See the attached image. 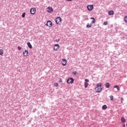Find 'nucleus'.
I'll list each match as a JSON object with an SVG mask.
<instances>
[{
	"mask_svg": "<svg viewBox=\"0 0 127 127\" xmlns=\"http://www.w3.org/2000/svg\"><path fill=\"white\" fill-rule=\"evenodd\" d=\"M62 21V18H61V17L59 16L56 18V23L57 24H59V22H61Z\"/></svg>",
	"mask_w": 127,
	"mask_h": 127,
	"instance_id": "7ed1b4c3",
	"label": "nucleus"
},
{
	"mask_svg": "<svg viewBox=\"0 0 127 127\" xmlns=\"http://www.w3.org/2000/svg\"><path fill=\"white\" fill-rule=\"evenodd\" d=\"M85 82H86L87 83H88V82H89V80L88 79H85Z\"/></svg>",
	"mask_w": 127,
	"mask_h": 127,
	"instance_id": "bb28decb",
	"label": "nucleus"
},
{
	"mask_svg": "<svg viewBox=\"0 0 127 127\" xmlns=\"http://www.w3.org/2000/svg\"><path fill=\"white\" fill-rule=\"evenodd\" d=\"M92 27V24H89V23H87L86 25V28H91Z\"/></svg>",
	"mask_w": 127,
	"mask_h": 127,
	"instance_id": "dca6fc26",
	"label": "nucleus"
},
{
	"mask_svg": "<svg viewBox=\"0 0 127 127\" xmlns=\"http://www.w3.org/2000/svg\"><path fill=\"white\" fill-rule=\"evenodd\" d=\"M123 127H126V124H123Z\"/></svg>",
	"mask_w": 127,
	"mask_h": 127,
	"instance_id": "473e14b6",
	"label": "nucleus"
},
{
	"mask_svg": "<svg viewBox=\"0 0 127 127\" xmlns=\"http://www.w3.org/2000/svg\"><path fill=\"white\" fill-rule=\"evenodd\" d=\"M28 47H29V48H30V49H32V45H31V44L30 43V42H28L27 43Z\"/></svg>",
	"mask_w": 127,
	"mask_h": 127,
	"instance_id": "ddd939ff",
	"label": "nucleus"
},
{
	"mask_svg": "<svg viewBox=\"0 0 127 127\" xmlns=\"http://www.w3.org/2000/svg\"><path fill=\"white\" fill-rule=\"evenodd\" d=\"M59 48H60V46L59 45V44H57L55 45L54 47V50H55L56 51H58V50H59Z\"/></svg>",
	"mask_w": 127,
	"mask_h": 127,
	"instance_id": "39448f33",
	"label": "nucleus"
},
{
	"mask_svg": "<svg viewBox=\"0 0 127 127\" xmlns=\"http://www.w3.org/2000/svg\"><path fill=\"white\" fill-rule=\"evenodd\" d=\"M54 86L55 87H58V86H59V84H58V83H55Z\"/></svg>",
	"mask_w": 127,
	"mask_h": 127,
	"instance_id": "b1692460",
	"label": "nucleus"
},
{
	"mask_svg": "<svg viewBox=\"0 0 127 127\" xmlns=\"http://www.w3.org/2000/svg\"><path fill=\"white\" fill-rule=\"evenodd\" d=\"M52 22H51V21L49 20L48 21L46 25H47V26H48L49 27H51L52 26Z\"/></svg>",
	"mask_w": 127,
	"mask_h": 127,
	"instance_id": "6e6552de",
	"label": "nucleus"
},
{
	"mask_svg": "<svg viewBox=\"0 0 127 127\" xmlns=\"http://www.w3.org/2000/svg\"><path fill=\"white\" fill-rule=\"evenodd\" d=\"M67 84H73L74 83V79L72 77H69L67 79Z\"/></svg>",
	"mask_w": 127,
	"mask_h": 127,
	"instance_id": "f03ea898",
	"label": "nucleus"
},
{
	"mask_svg": "<svg viewBox=\"0 0 127 127\" xmlns=\"http://www.w3.org/2000/svg\"><path fill=\"white\" fill-rule=\"evenodd\" d=\"M47 11L48 12H50V13L53 12V8H52V7H48L47 8Z\"/></svg>",
	"mask_w": 127,
	"mask_h": 127,
	"instance_id": "1a4fd4ad",
	"label": "nucleus"
},
{
	"mask_svg": "<svg viewBox=\"0 0 127 127\" xmlns=\"http://www.w3.org/2000/svg\"><path fill=\"white\" fill-rule=\"evenodd\" d=\"M87 8L88 10L91 11L94 8V5L91 4V5H88L87 6Z\"/></svg>",
	"mask_w": 127,
	"mask_h": 127,
	"instance_id": "423d86ee",
	"label": "nucleus"
},
{
	"mask_svg": "<svg viewBox=\"0 0 127 127\" xmlns=\"http://www.w3.org/2000/svg\"><path fill=\"white\" fill-rule=\"evenodd\" d=\"M124 21H125L126 23H127V16H125Z\"/></svg>",
	"mask_w": 127,
	"mask_h": 127,
	"instance_id": "412c9836",
	"label": "nucleus"
},
{
	"mask_svg": "<svg viewBox=\"0 0 127 127\" xmlns=\"http://www.w3.org/2000/svg\"><path fill=\"white\" fill-rule=\"evenodd\" d=\"M121 121L123 124H125V123H126V118H125V117H122Z\"/></svg>",
	"mask_w": 127,
	"mask_h": 127,
	"instance_id": "f8f14e48",
	"label": "nucleus"
},
{
	"mask_svg": "<svg viewBox=\"0 0 127 127\" xmlns=\"http://www.w3.org/2000/svg\"><path fill=\"white\" fill-rule=\"evenodd\" d=\"M62 64L63 66H66V64H67V60L65 59H63L62 62Z\"/></svg>",
	"mask_w": 127,
	"mask_h": 127,
	"instance_id": "0eeeda50",
	"label": "nucleus"
},
{
	"mask_svg": "<svg viewBox=\"0 0 127 127\" xmlns=\"http://www.w3.org/2000/svg\"><path fill=\"white\" fill-rule=\"evenodd\" d=\"M123 38H125V37H123Z\"/></svg>",
	"mask_w": 127,
	"mask_h": 127,
	"instance_id": "72a5a7b5",
	"label": "nucleus"
},
{
	"mask_svg": "<svg viewBox=\"0 0 127 127\" xmlns=\"http://www.w3.org/2000/svg\"><path fill=\"white\" fill-rule=\"evenodd\" d=\"M102 83H99L96 85V89H97V93H101L102 92Z\"/></svg>",
	"mask_w": 127,
	"mask_h": 127,
	"instance_id": "f257e3e1",
	"label": "nucleus"
},
{
	"mask_svg": "<svg viewBox=\"0 0 127 127\" xmlns=\"http://www.w3.org/2000/svg\"><path fill=\"white\" fill-rule=\"evenodd\" d=\"M30 12L31 14H35V12H36V8H31L30 10Z\"/></svg>",
	"mask_w": 127,
	"mask_h": 127,
	"instance_id": "20e7f679",
	"label": "nucleus"
},
{
	"mask_svg": "<svg viewBox=\"0 0 127 127\" xmlns=\"http://www.w3.org/2000/svg\"><path fill=\"white\" fill-rule=\"evenodd\" d=\"M114 88L117 89L118 91H120V87L118 85L114 86Z\"/></svg>",
	"mask_w": 127,
	"mask_h": 127,
	"instance_id": "6ab92c4d",
	"label": "nucleus"
},
{
	"mask_svg": "<svg viewBox=\"0 0 127 127\" xmlns=\"http://www.w3.org/2000/svg\"><path fill=\"white\" fill-rule=\"evenodd\" d=\"M59 82H60L61 83H62V82H63V81H62V79L60 78Z\"/></svg>",
	"mask_w": 127,
	"mask_h": 127,
	"instance_id": "7c9ffc66",
	"label": "nucleus"
},
{
	"mask_svg": "<svg viewBox=\"0 0 127 127\" xmlns=\"http://www.w3.org/2000/svg\"><path fill=\"white\" fill-rule=\"evenodd\" d=\"M110 100L111 101H114V96L113 95L110 96Z\"/></svg>",
	"mask_w": 127,
	"mask_h": 127,
	"instance_id": "4be33fe9",
	"label": "nucleus"
},
{
	"mask_svg": "<svg viewBox=\"0 0 127 127\" xmlns=\"http://www.w3.org/2000/svg\"><path fill=\"white\" fill-rule=\"evenodd\" d=\"M105 87L107 89H109V88H110V83H109V82L106 83L105 84Z\"/></svg>",
	"mask_w": 127,
	"mask_h": 127,
	"instance_id": "2eb2a0df",
	"label": "nucleus"
},
{
	"mask_svg": "<svg viewBox=\"0 0 127 127\" xmlns=\"http://www.w3.org/2000/svg\"><path fill=\"white\" fill-rule=\"evenodd\" d=\"M121 103H123V101H124V98L122 97L121 98Z\"/></svg>",
	"mask_w": 127,
	"mask_h": 127,
	"instance_id": "c756f323",
	"label": "nucleus"
},
{
	"mask_svg": "<svg viewBox=\"0 0 127 127\" xmlns=\"http://www.w3.org/2000/svg\"><path fill=\"white\" fill-rule=\"evenodd\" d=\"M88 86H89V83L87 82H84V88H88Z\"/></svg>",
	"mask_w": 127,
	"mask_h": 127,
	"instance_id": "f3484780",
	"label": "nucleus"
},
{
	"mask_svg": "<svg viewBox=\"0 0 127 127\" xmlns=\"http://www.w3.org/2000/svg\"><path fill=\"white\" fill-rule=\"evenodd\" d=\"M108 108V107L106 105H104L102 106V110H107V108Z\"/></svg>",
	"mask_w": 127,
	"mask_h": 127,
	"instance_id": "a211bd4d",
	"label": "nucleus"
},
{
	"mask_svg": "<svg viewBox=\"0 0 127 127\" xmlns=\"http://www.w3.org/2000/svg\"><path fill=\"white\" fill-rule=\"evenodd\" d=\"M72 74H74V75H78V73H77L76 71H73Z\"/></svg>",
	"mask_w": 127,
	"mask_h": 127,
	"instance_id": "5701e85b",
	"label": "nucleus"
},
{
	"mask_svg": "<svg viewBox=\"0 0 127 127\" xmlns=\"http://www.w3.org/2000/svg\"><path fill=\"white\" fill-rule=\"evenodd\" d=\"M18 50H21V47L20 46L18 47Z\"/></svg>",
	"mask_w": 127,
	"mask_h": 127,
	"instance_id": "c85d7f7f",
	"label": "nucleus"
},
{
	"mask_svg": "<svg viewBox=\"0 0 127 127\" xmlns=\"http://www.w3.org/2000/svg\"><path fill=\"white\" fill-rule=\"evenodd\" d=\"M23 54L24 56H27V55H28V51L26 50H25V51L23 52Z\"/></svg>",
	"mask_w": 127,
	"mask_h": 127,
	"instance_id": "9d476101",
	"label": "nucleus"
},
{
	"mask_svg": "<svg viewBox=\"0 0 127 127\" xmlns=\"http://www.w3.org/2000/svg\"><path fill=\"white\" fill-rule=\"evenodd\" d=\"M91 19H92V21H91L92 24H93L95 23V22H96V19H95V18L91 17Z\"/></svg>",
	"mask_w": 127,
	"mask_h": 127,
	"instance_id": "4468645a",
	"label": "nucleus"
},
{
	"mask_svg": "<svg viewBox=\"0 0 127 127\" xmlns=\"http://www.w3.org/2000/svg\"><path fill=\"white\" fill-rule=\"evenodd\" d=\"M67 1H72L73 0H66Z\"/></svg>",
	"mask_w": 127,
	"mask_h": 127,
	"instance_id": "2f4dec72",
	"label": "nucleus"
},
{
	"mask_svg": "<svg viewBox=\"0 0 127 127\" xmlns=\"http://www.w3.org/2000/svg\"><path fill=\"white\" fill-rule=\"evenodd\" d=\"M3 54V50L0 49V55H2Z\"/></svg>",
	"mask_w": 127,
	"mask_h": 127,
	"instance_id": "aec40b11",
	"label": "nucleus"
},
{
	"mask_svg": "<svg viewBox=\"0 0 127 127\" xmlns=\"http://www.w3.org/2000/svg\"><path fill=\"white\" fill-rule=\"evenodd\" d=\"M22 17H25V12H23L22 14Z\"/></svg>",
	"mask_w": 127,
	"mask_h": 127,
	"instance_id": "393cba45",
	"label": "nucleus"
},
{
	"mask_svg": "<svg viewBox=\"0 0 127 127\" xmlns=\"http://www.w3.org/2000/svg\"><path fill=\"white\" fill-rule=\"evenodd\" d=\"M114 13H115L114 10H110L108 12L109 15H114Z\"/></svg>",
	"mask_w": 127,
	"mask_h": 127,
	"instance_id": "9b49d317",
	"label": "nucleus"
},
{
	"mask_svg": "<svg viewBox=\"0 0 127 127\" xmlns=\"http://www.w3.org/2000/svg\"><path fill=\"white\" fill-rule=\"evenodd\" d=\"M56 42H59V41H60V39H57L56 40Z\"/></svg>",
	"mask_w": 127,
	"mask_h": 127,
	"instance_id": "cd10ccee",
	"label": "nucleus"
},
{
	"mask_svg": "<svg viewBox=\"0 0 127 127\" xmlns=\"http://www.w3.org/2000/svg\"><path fill=\"white\" fill-rule=\"evenodd\" d=\"M103 24L104 25H108V21H105Z\"/></svg>",
	"mask_w": 127,
	"mask_h": 127,
	"instance_id": "a878e982",
	"label": "nucleus"
}]
</instances>
